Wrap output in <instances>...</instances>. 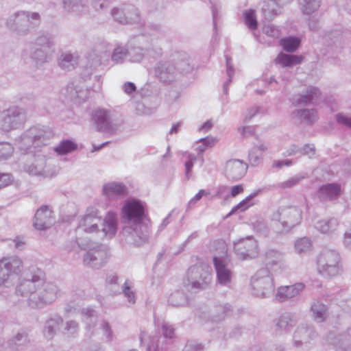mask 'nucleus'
<instances>
[{
	"label": "nucleus",
	"mask_w": 351,
	"mask_h": 351,
	"mask_svg": "<svg viewBox=\"0 0 351 351\" xmlns=\"http://www.w3.org/2000/svg\"><path fill=\"white\" fill-rule=\"evenodd\" d=\"M111 14L115 21L121 24H133L141 21L139 11L133 5H128L122 8H114Z\"/></svg>",
	"instance_id": "17"
},
{
	"label": "nucleus",
	"mask_w": 351,
	"mask_h": 351,
	"mask_svg": "<svg viewBox=\"0 0 351 351\" xmlns=\"http://www.w3.org/2000/svg\"><path fill=\"white\" fill-rule=\"evenodd\" d=\"M327 306L320 300H314L311 304L310 312L313 320L317 323H322L327 318Z\"/></svg>",
	"instance_id": "35"
},
{
	"label": "nucleus",
	"mask_w": 351,
	"mask_h": 351,
	"mask_svg": "<svg viewBox=\"0 0 351 351\" xmlns=\"http://www.w3.org/2000/svg\"><path fill=\"white\" fill-rule=\"evenodd\" d=\"M69 98L75 103L84 101L89 95V90L84 84H69L66 88Z\"/></svg>",
	"instance_id": "30"
},
{
	"label": "nucleus",
	"mask_w": 351,
	"mask_h": 351,
	"mask_svg": "<svg viewBox=\"0 0 351 351\" xmlns=\"http://www.w3.org/2000/svg\"><path fill=\"white\" fill-rule=\"evenodd\" d=\"M203 346L195 341L189 340L186 342L183 351H202Z\"/></svg>",
	"instance_id": "64"
},
{
	"label": "nucleus",
	"mask_w": 351,
	"mask_h": 351,
	"mask_svg": "<svg viewBox=\"0 0 351 351\" xmlns=\"http://www.w3.org/2000/svg\"><path fill=\"white\" fill-rule=\"evenodd\" d=\"M53 136V132L50 128L35 125L24 132L17 141L21 149H28L47 145Z\"/></svg>",
	"instance_id": "5"
},
{
	"label": "nucleus",
	"mask_w": 351,
	"mask_h": 351,
	"mask_svg": "<svg viewBox=\"0 0 351 351\" xmlns=\"http://www.w3.org/2000/svg\"><path fill=\"white\" fill-rule=\"evenodd\" d=\"M209 2L211 4L214 28L216 29V23L221 10V5L219 0H209Z\"/></svg>",
	"instance_id": "62"
},
{
	"label": "nucleus",
	"mask_w": 351,
	"mask_h": 351,
	"mask_svg": "<svg viewBox=\"0 0 351 351\" xmlns=\"http://www.w3.org/2000/svg\"><path fill=\"white\" fill-rule=\"evenodd\" d=\"M261 192V189H258L252 192L250 195H249L244 199L240 202L237 205L233 207L230 213L228 215V216L231 215L232 213L239 210H240L241 211L245 210L249 206L252 205V204L250 203L251 201Z\"/></svg>",
	"instance_id": "43"
},
{
	"label": "nucleus",
	"mask_w": 351,
	"mask_h": 351,
	"mask_svg": "<svg viewBox=\"0 0 351 351\" xmlns=\"http://www.w3.org/2000/svg\"><path fill=\"white\" fill-rule=\"evenodd\" d=\"M226 73L228 77V79L223 84V93L225 94L228 93V86L232 81V77L234 75V69L232 64V59L228 56H226Z\"/></svg>",
	"instance_id": "56"
},
{
	"label": "nucleus",
	"mask_w": 351,
	"mask_h": 351,
	"mask_svg": "<svg viewBox=\"0 0 351 351\" xmlns=\"http://www.w3.org/2000/svg\"><path fill=\"white\" fill-rule=\"evenodd\" d=\"M101 225V232L104 237L107 238L113 237L117 230V215L112 212H108L104 219L99 216L98 210L95 208H88L85 215L79 222L76 229L77 234L82 232L93 233L97 232L99 225Z\"/></svg>",
	"instance_id": "3"
},
{
	"label": "nucleus",
	"mask_w": 351,
	"mask_h": 351,
	"mask_svg": "<svg viewBox=\"0 0 351 351\" xmlns=\"http://www.w3.org/2000/svg\"><path fill=\"white\" fill-rule=\"evenodd\" d=\"M63 8L76 14H82L87 7L88 0H60Z\"/></svg>",
	"instance_id": "38"
},
{
	"label": "nucleus",
	"mask_w": 351,
	"mask_h": 351,
	"mask_svg": "<svg viewBox=\"0 0 351 351\" xmlns=\"http://www.w3.org/2000/svg\"><path fill=\"white\" fill-rule=\"evenodd\" d=\"M305 287L306 285L303 282L279 287L276 293V299L281 302L287 301L300 295Z\"/></svg>",
	"instance_id": "24"
},
{
	"label": "nucleus",
	"mask_w": 351,
	"mask_h": 351,
	"mask_svg": "<svg viewBox=\"0 0 351 351\" xmlns=\"http://www.w3.org/2000/svg\"><path fill=\"white\" fill-rule=\"evenodd\" d=\"M144 217V206L138 200L128 201L122 208L123 219L128 223L123 227L122 233L128 242L136 245L148 240L147 228L142 224Z\"/></svg>",
	"instance_id": "2"
},
{
	"label": "nucleus",
	"mask_w": 351,
	"mask_h": 351,
	"mask_svg": "<svg viewBox=\"0 0 351 351\" xmlns=\"http://www.w3.org/2000/svg\"><path fill=\"white\" fill-rule=\"evenodd\" d=\"M53 212L47 206H40L34 215V226L36 229L43 230L50 228L55 222Z\"/></svg>",
	"instance_id": "21"
},
{
	"label": "nucleus",
	"mask_w": 351,
	"mask_h": 351,
	"mask_svg": "<svg viewBox=\"0 0 351 351\" xmlns=\"http://www.w3.org/2000/svg\"><path fill=\"white\" fill-rule=\"evenodd\" d=\"M92 119L99 131L114 134L119 130L121 125L118 126L110 121L108 112L106 110L99 109L95 110L93 114Z\"/></svg>",
	"instance_id": "19"
},
{
	"label": "nucleus",
	"mask_w": 351,
	"mask_h": 351,
	"mask_svg": "<svg viewBox=\"0 0 351 351\" xmlns=\"http://www.w3.org/2000/svg\"><path fill=\"white\" fill-rule=\"evenodd\" d=\"M154 72L158 80L164 84H169L179 79L176 65L170 60L158 62L155 66Z\"/></svg>",
	"instance_id": "16"
},
{
	"label": "nucleus",
	"mask_w": 351,
	"mask_h": 351,
	"mask_svg": "<svg viewBox=\"0 0 351 351\" xmlns=\"http://www.w3.org/2000/svg\"><path fill=\"white\" fill-rule=\"evenodd\" d=\"M317 264L318 273L324 278L336 276L340 272V256L335 250H322L317 257Z\"/></svg>",
	"instance_id": "8"
},
{
	"label": "nucleus",
	"mask_w": 351,
	"mask_h": 351,
	"mask_svg": "<svg viewBox=\"0 0 351 351\" xmlns=\"http://www.w3.org/2000/svg\"><path fill=\"white\" fill-rule=\"evenodd\" d=\"M128 58L127 48L118 46L114 50L111 56L112 60L116 64H121Z\"/></svg>",
	"instance_id": "53"
},
{
	"label": "nucleus",
	"mask_w": 351,
	"mask_h": 351,
	"mask_svg": "<svg viewBox=\"0 0 351 351\" xmlns=\"http://www.w3.org/2000/svg\"><path fill=\"white\" fill-rule=\"evenodd\" d=\"M143 39V37H138L128 45L127 50L129 62L139 63L145 58L147 49L146 47L140 45Z\"/></svg>",
	"instance_id": "29"
},
{
	"label": "nucleus",
	"mask_w": 351,
	"mask_h": 351,
	"mask_svg": "<svg viewBox=\"0 0 351 351\" xmlns=\"http://www.w3.org/2000/svg\"><path fill=\"white\" fill-rule=\"evenodd\" d=\"M91 5L96 12H104L110 8V2L109 0H93Z\"/></svg>",
	"instance_id": "59"
},
{
	"label": "nucleus",
	"mask_w": 351,
	"mask_h": 351,
	"mask_svg": "<svg viewBox=\"0 0 351 351\" xmlns=\"http://www.w3.org/2000/svg\"><path fill=\"white\" fill-rule=\"evenodd\" d=\"M79 328V324L76 321H67L64 324V334L68 336H73L78 332Z\"/></svg>",
	"instance_id": "57"
},
{
	"label": "nucleus",
	"mask_w": 351,
	"mask_h": 351,
	"mask_svg": "<svg viewBox=\"0 0 351 351\" xmlns=\"http://www.w3.org/2000/svg\"><path fill=\"white\" fill-rule=\"evenodd\" d=\"M108 256V251L106 246L95 243L89 247L84 255L83 263L86 267L99 269L105 265Z\"/></svg>",
	"instance_id": "13"
},
{
	"label": "nucleus",
	"mask_w": 351,
	"mask_h": 351,
	"mask_svg": "<svg viewBox=\"0 0 351 351\" xmlns=\"http://www.w3.org/2000/svg\"><path fill=\"white\" fill-rule=\"evenodd\" d=\"M300 44V40L297 37H287L280 40V45L288 52L295 51Z\"/></svg>",
	"instance_id": "49"
},
{
	"label": "nucleus",
	"mask_w": 351,
	"mask_h": 351,
	"mask_svg": "<svg viewBox=\"0 0 351 351\" xmlns=\"http://www.w3.org/2000/svg\"><path fill=\"white\" fill-rule=\"evenodd\" d=\"M326 340L340 351H351V328L337 336L334 332H330L326 335Z\"/></svg>",
	"instance_id": "20"
},
{
	"label": "nucleus",
	"mask_w": 351,
	"mask_h": 351,
	"mask_svg": "<svg viewBox=\"0 0 351 351\" xmlns=\"http://www.w3.org/2000/svg\"><path fill=\"white\" fill-rule=\"evenodd\" d=\"M40 16L38 12L20 11L10 15L6 25L19 35H26L40 24Z\"/></svg>",
	"instance_id": "6"
},
{
	"label": "nucleus",
	"mask_w": 351,
	"mask_h": 351,
	"mask_svg": "<svg viewBox=\"0 0 351 351\" xmlns=\"http://www.w3.org/2000/svg\"><path fill=\"white\" fill-rule=\"evenodd\" d=\"M301 60L302 58L299 56L288 55L283 53H280L276 60V63L282 66H291L300 63Z\"/></svg>",
	"instance_id": "42"
},
{
	"label": "nucleus",
	"mask_w": 351,
	"mask_h": 351,
	"mask_svg": "<svg viewBox=\"0 0 351 351\" xmlns=\"http://www.w3.org/2000/svg\"><path fill=\"white\" fill-rule=\"evenodd\" d=\"M119 293H123L127 300L130 304L136 302V293L133 290L132 282L126 280L121 287V291Z\"/></svg>",
	"instance_id": "50"
},
{
	"label": "nucleus",
	"mask_w": 351,
	"mask_h": 351,
	"mask_svg": "<svg viewBox=\"0 0 351 351\" xmlns=\"http://www.w3.org/2000/svg\"><path fill=\"white\" fill-rule=\"evenodd\" d=\"M217 142V138L213 136H206L202 138L197 141L198 144L195 147V150L199 154H203V152L208 147H212Z\"/></svg>",
	"instance_id": "52"
},
{
	"label": "nucleus",
	"mask_w": 351,
	"mask_h": 351,
	"mask_svg": "<svg viewBox=\"0 0 351 351\" xmlns=\"http://www.w3.org/2000/svg\"><path fill=\"white\" fill-rule=\"evenodd\" d=\"M302 219V211L297 206H281L271 217V228L276 234H285L298 226Z\"/></svg>",
	"instance_id": "4"
},
{
	"label": "nucleus",
	"mask_w": 351,
	"mask_h": 351,
	"mask_svg": "<svg viewBox=\"0 0 351 351\" xmlns=\"http://www.w3.org/2000/svg\"><path fill=\"white\" fill-rule=\"evenodd\" d=\"M211 280V269L208 265H195L189 269L184 285L189 290L198 291L206 289Z\"/></svg>",
	"instance_id": "7"
},
{
	"label": "nucleus",
	"mask_w": 351,
	"mask_h": 351,
	"mask_svg": "<svg viewBox=\"0 0 351 351\" xmlns=\"http://www.w3.org/2000/svg\"><path fill=\"white\" fill-rule=\"evenodd\" d=\"M34 45L48 50L54 45L53 37L48 33L42 34L37 37Z\"/></svg>",
	"instance_id": "44"
},
{
	"label": "nucleus",
	"mask_w": 351,
	"mask_h": 351,
	"mask_svg": "<svg viewBox=\"0 0 351 351\" xmlns=\"http://www.w3.org/2000/svg\"><path fill=\"white\" fill-rule=\"evenodd\" d=\"M187 158L188 160L185 162V177L189 180L192 176L191 169L193 167L194 162L197 160V157L193 154H189Z\"/></svg>",
	"instance_id": "60"
},
{
	"label": "nucleus",
	"mask_w": 351,
	"mask_h": 351,
	"mask_svg": "<svg viewBox=\"0 0 351 351\" xmlns=\"http://www.w3.org/2000/svg\"><path fill=\"white\" fill-rule=\"evenodd\" d=\"M312 249V242L308 237H302L295 241V250L299 254H305Z\"/></svg>",
	"instance_id": "47"
},
{
	"label": "nucleus",
	"mask_w": 351,
	"mask_h": 351,
	"mask_svg": "<svg viewBox=\"0 0 351 351\" xmlns=\"http://www.w3.org/2000/svg\"><path fill=\"white\" fill-rule=\"evenodd\" d=\"M78 63V56L71 52L62 53L59 58V66L64 70L73 69Z\"/></svg>",
	"instance_id": "40"
},
{
	"label": "nucleus",
	"mask_w": 351,
	"mask_h": 351,
	"mask_svg": "<svg viewBox=\"0 0 351 351\" xmlns=\"http://www.w3.org/2000/svg\"><path fill=\"white\" fill-rule=\"evenodd\" d=\"M80 313L83 319L86 324V329L92 335L101 333L106 342H110L113 339V332L110 324L106 320H101L97 326L93 320L96 318V313L92 308L87 307L81 309Z\"/></svg>",
	"instance_id": "10"
},
{
	"label": "nucleus",
	"mask_w": 351,
	"mask_h": 351,
	"mask_svg": "<svg viewBox=\"0 0 351 351\" xmlns=\"http://www.w3.org/2000/svg\"><path fill=\"white\" fill-rule=\"evenodd\" d=\"M27 342L28 340L25 334L18 333L5 344L0 345V351H16L21 349Z\"/></svg>",
	"instance_id": "36"
},
{
	"label": "nucleus",
	"mask_w": 351,
	"mask_h": 351,
	"mask_svg": "<svg viewBox=\"0 0 351 351\" xmlns=\"http://www.w3.org/2000/svg\"><path fill=\"white\" fill-rule=\"evenodd\" d=\"M25 110L17 106L8 108L0 119V129L3 132H10L21 127L26 121Z\"/></svg>",
	"instance_id": "12"
},
{
	"label": "nucleus",
	"mask_w": 351,
	"mask_h": 351,
	"mask_svg": "<svg viewBox=\"0 0 351 351\" xmlns=\"http://www.w3.org/2000/svg\"><path fill=\"white\" fill-rule=\"evenodd\" d=\"M47 50L35 47L32 48L31 58L36 62L37 64H41L46 62L47 57Z\"/></svg>",
	"instance_id": "51"
},
{
	"label": "nucleus",
	"mask_w": 351,
	"mask_h": 351,
	"mask_svg": "<svg viewBox=\"0 0 351 351\" xmlns=\"http://www.w3.org/2000/svg\"><path fill=\"white\" fill-rule=\"evenodd\" d=\"M291 115L301 123H305L308 125L313 124L318 118L317 111L313 108L295 110L292 112Z\"/></svg>",
	"instance_id": "34"
},
{
	"label": "nucleus",
	"mask_w": 351,
	"mask_h": 351,
	"mask_svg": "<svg viewBox=\"0 0 351 351\" xmlns=\"http://www.w3.org/2000/svg\"><path fill=\"white\" fill-rule=\"evenodd\" d=\"M254 230L264 236H268L272 231L271 226L269 228L264 220H258L254 223Z\"/></svg>",
	"instance_id": "58"
},
{
	"label": "nucleus",
	"mask_w": 351,
	"mask_h": 351,
	"mask_svg": "<svg viewBox=\"0 0 351 351\" xmlns=\"http://www.w3.org/2000/svg\"><path fill=\"white\" fill-rule=\"evenodd\" d=\"M315 228L321 234L332 235L339 227V221L336 217L319 219L315 223Z\"/></svg>",
	"instance_id": "31"
},
{
	"label": "nucleus",
	"mask_w": 351,
	"mask_h": 351,
	"mask_svg": "<svg viewBox=\"0 0 351 351\" xmlns=\"http://www.w3.org/2000/svg\"><path fill=\"white\" fill-rule=\"evenodd\" d=\"M272 273L267 269H260L251 278L252 293L261 298L271 296L275 289Z\"/></svg>",
	"instance_id": "9"
},
{
	"label": "nucleus",
	"mask_w": 351,
	"mask_h": 351,
	"mask_svg": "<svg viewBox=\"0 0 351 351\" xmlns=\"http://www.w3.org/2000/svg\"><path fill=\"white\" fill-rule=\"evenodd\" d=\"M265 34L274 38H277L280 36V30L278 27L272 24L265 25L263 28Z\"/></svg>",
	"instance_id": "61"
},
{
	"label": "nucleus",
	"mask_w": 351,
	"mask_h": 351,
	"mask_svg": "<svg viewBox=\"0 0 351 351\" xmlns=\"http://www.w3.org/2000/svg\"><path fill=\"white\" fill-rule=\"evenodd\" d=\"M176 65L178 71V77L182 75L189 73L193 70L189 56L185 53H178L172 60H170Z\"/></svg>",
	"instance_id": "33"
},
{
	"label": "nucleus",
	"mask_w": 351,
	"mask_h": 351,
	"mask_svg": "<svg viewBox=\"0 0 351 351\" xmlns=\"http://www.w3.org/2000/svg\"><path fill=\"white\" fill-rule=\"evenodd\" d=\"M302 11L305 14H311L320 6V0H298Z\"/></svg>",
	"instance_id": "48"
},
{
	"label": "nucleus",
	"mask_w": 351,
	"mask_h": 351,
	"mask_svg": "<svg viewBox=\"0 0 351 351\" xmlns=\"http://www.w3.org/2000/svg\"><path fill=\"white\" fill-rule=\"evenodd\" d=\"M103 194L109 200L123 198L128 194V188L121 182H112L104 185Z\"/></svg>",
	"instance_id": "28"
},
{
	"label": "nucleus",
	"mask_w": 351,
	"mask_h": 351,
	"mask_svg": "<svg viewBox=\"0 0 351 351\" xmlns=\"http://www.w3.org/2000/svg\"><path fill=\"white\" fill-rule=\"evenodd\" d=\"M247 165L240 160H232L226 162L225 174L232 180L241 179L247 172Z\"/></svg>",
	"instance_id": "25"
},
{
	"label": "nucleus",
	"mask_w": 351,
	"mask_h": 351,
	"mask_svg": "<svg viewBox=\"0 0 351 351\" xmlns=\"http://www.w3.org/2000/svg\"><path fill=\"white\" fill-rule=\"evenodd\" d=\"M283 254L278 250L270 249L267 250L264 254L263 263L265 267L270 273H276L280 271L282 268Z\"/></svg>",
	"instance_id": "22"
},
{
	"label": "nucleus",
	"mask_w": 351,
	"mask_h": 351,
	"mask_svg": "<svg viewBox=\"0 0 351 351\" xmlns=\"http://www.w3.org/2000/svg\"><path fill=\"white\" fill-rule=\"evenodd\" d=\"M306 178V177L304 176L296 175L292 178H290L286 181L278 183L277 186L283 189H290L298 184L302 180Z\"/></svg>",
	"instance_id": "54"
},
{
	"label": "nucleus",
	"mask_w": 351,
	"mask_h": 351,
	"mask_svg": "<svg viewBox=\"0 0 351 351\" xmlns=\"http://www.w3.org/2000/svg\"><path fill=\"white\" fill-rule=\"evenodd\" d=\"M298 323L297 315L291 313H285L276 320V332L280 335L287 334Z\"/></svg>",
	"instance_id": "27"
},
{
	"label": "nucleus",
	"mask_w": 351,
	"mask_h": 351,
	"mask_svg": "<svg viewBox=\"0 0 351 351\" xmlns=\"http://www.w3.org/2000/svg\"><path fill=\"white\" fill-rule=\"evenodd\" d=\"M77 148V145L72 140H62L53 148L54 152L59 156L66 155Z\"/></svg>",
	"instance_id": "41"
},
{
	"label": "nucleus",
	"mask_w": 351,
	"mask_h": 351,
	"mask_svg": "<svg viewBox=\"0 0 351 351\" xmlns=\"http://www.w3.org/2000/svg\"><path fill=\"white\" fill-rule=\"evenodd\" d=\"M234 249L236 254L242 260L254 258L258 253V243L251 237L234 241Z\"/></svg>",
	"instance_id": "15"
},
{
	"label": "nucleus",
	"mask_w": 351,
	"mask_h": 351,
	"mask_svg": "<svg viewBox=\"0 0 351 351\" xmlns=\"http://www.w3.org/2000/svg\"><path fill=\"white\" fill-rule=\"evenodd\" d=\"M320 96L319 90L315 86H309L303 94L298 95L293 98V103L295 105H306L314 103Z\"/></svg>",
	"instance_id": "32"
},
{
	"label": "nucleus",
	"mask_w": 351,
	"mask_h": 351,
	"mask_svg": "<svg viewBox=\"0 0 351 351\" xmlns=\"http://www.w3.org/2000/svg\"><path fill=\"white\" fill-rule=\"evenodd\" d=\"M218 311V314L213 317V322H218L223 319L226 316H227L231 311L230 306L226 304L224 306H220Z\"/></svg>",
	"instance_id": "63"
},
{
	"label": "nucleus",
	"mask_w": 351,
	"mask_h": 351,
	"mask_svg": "<svg viewBox=\"0 0 351 351\" xmlns=\"http://www.w3.org/2000/svg\"><path fill=\"white\" fill-rule=\"evenodd\" d=\"M16 294L25 298L32 307L41 308L54 302L60 289L54 282L45 281L43 272L37 269L31 278L20 280Z\"/></svg>",
	"instance_id": "1"
},
{
	"label": "nucleus",
	"mask_w": 351,
	"mask_h": 351,
	"mask_svg": "<svg viewBox=\"0 0 351 351\" xmlns=\"http://www.w3.org/2000/svg\"><path fill=\"white\" fill-rule=\"evenodd\" d=\"M217 282L219 285L229 287L232 283L233 273L231 269L226 263L224 259L215 256L213 258Z\"/></svg>",
	"instance_id": "18"
},
{
	"label": "nucleus",
	"mask_w": 351,
	"mask_h": 351,
	"mask_svg": "<svg viewBox=\"0 0 351 351\" xmlns=\"http://www.w3.org/2000/svg\"><path fill=\"white\" fill-rule=\"evenodd\" d=\"M63 319L60 316H56L47 320L43 330V335L47 339H51L56 335Z\"/></svg>",
	"instance_id": "39"
},
{
	"label": "nucleus",
	"mask_w": 351,
	"mask_h": 351,
	"mask_svg": "<svg viewBox=\"0 0 351 351\" xmlns=\"http://www.w3.org/2000/svg\"><path fill=\"white\" fill-rule=\"evenodd\" d=\"M46 167L45 158L38 156L32 161L24 163L22 169L31 176L47 177L49 176V172L46 169Z\"/></svg>",
	"instance_id": "23"
},
{
	"label": "nucleus",
	"mask_w": 351,
	"mask_h": 351,
	"mask_svg": "<svg viewBox=\"0 0 351 351\" xmlns=\"http://www.w3.org/2000/svg\"><path fill=\"white\" fill-rule=\"evenodd\" d=\"M317 337V332L312 325L302 324L293 332V346L298 349H302L308 347Z\"/></svg>",
	"instance_id": "14"
},
{
	"label": "nucleus",
	"mask_w": 351,
	"mask_h": 351,
	"mask_svg": "<svg viewBox=\"0 0 351 351\" xmlns=\"http://www.w3.org/2000/svg\"><path fill=\"white\" fill-rule=\"evenodd\" d=\"M14 152V147L10 143L0 142V161L8 159Z\"/></svg>",
	"instance_id": "55"
},
{
	"label": "nucleus",
	"mask_w": 351,
	"mask_h": 351,
	"mask_svg": "<svg viewBox=\"0 0 351 351\" xmlns=\"http://www.w3.org/2000/svg\"><path fill=\"white\" fill-rule=\"evenodd\" d=\"M188 298L182 291L178 290L172 293L168 299L169 304L173 306H182L187 304Z\"/></svg>",
	"instance_id": "46"
},
{
	"label": "nucleus",
	"mask_w": 351,
	"mask_h": 351,
	"mask_svg": "<svg viewBox=\"0 0 351 351\" xmlns=\"http://www.w3.org/2000/svg\"><path fill=\"white\" fill-rule=\"evenodd\" d=\"M243 22L251 30H255L258 27L256 11L253 9L246 10L243 13Z\"/></svg>",
	"instance_id": "45"
},
{
	"label": "nucleus",
	"mask_w": 351,
	"mask_h": 351,
	"mask_svg": "<svg viewBox=\"0 0 351 351\" xmlns=\"http://www.w3.org/2000/svg\"><path fill=\"white\" fill-rule=\"evenodd\" d=\"M343 189L337 183H328L322 185L318 191V197L325 201H333L337 199L343 193Z\"/></svg>",
	"instance_id": "26"
},
{
	"label": "nucleus",
	"mask_w": 351,
	"mask_h": 351,
	"mask_svg": "<svg viewBox=\"0 0 351 351\" xmlns=\"http://www.w3.org/2000/svg\"><path fill=\"white\" fill-rule=\"evenodd\" d=\"M23 269V262L16 256L3 257L0 260V286L8 287L12 284L14 275Z\"/></svg>",
	"instance_id": "11"
},
{
	"label": "nucleus",
	"mask_w": 351,
	"mask_h": 351,
	"mask_svg": "<svg viewBox=\"0 0 351 351\" xmlns=\"http://www.w3.org/2000/svg\"><path fill=\"white\" fill-rule=\"evenodd\" d=\"M283 5L276 0H267L263 2L261 11L267 20L272 19L280 13L281 7Z\"/></svg>",
	"instance_id": "37"
}]
</instances>
